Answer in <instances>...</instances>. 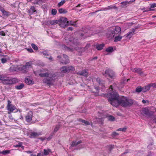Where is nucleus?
<instances>
[{"instance_id": "9", "label": "nucleus", "mask_w": 156, "mask_h": 156, "mask_svg": "<svg viewBox=\"0 0 156 156\" xmlns=\"http://www.w3.org/2000/svg\"><path fill=\"white\" fill-rule=\"evenodd\" d=\"M33 117V112L32 111H30L25 116V120L28 122H30L32 120Z\"/></svg>"}, {"instance_id": "31", "label": "nucleus", "mask_w": 156, "mask_h": 156, "mask_svg": "<svg viewBox=\"0 0 156 156\" xmlns=\"http://www.w3.org/2000/svg\"><path fill=\"white\" fill-rule=\"evenodd\" d=\"M35 8L34 6H31L28 10V12L30 14H32L35 12Z\"/></svg>"}, {"instance_id": "34", "label": "nucleus", "mask_w": 156, "mask_h": 156, "mask_svg": "<svg viewBox=\"0 0 156 156\" xmlns=\"http://www.w3.org/2000/svg\"><path fill=\"white\" fill-rule=\"evenodd\" d=\"M51 150L50 149H44V155H47L49 154V152H51Z\"/></svg>"}, {"instance_id": "10", "label": "nucleus", "mask_w": 156, "mask_h": 156, "mask_svg": "<svg viewBox=\"0 0 156 156\" xmlns=\"http://www.w3.org/2000/svg\"><path fill=\"white\" fill-rule=\"evenodd\" d=\"M141 113L143 115L148 116H150L152 115L153 114L152 112H150L149 110L147 108H143L141 110Z\"/></svg>"}, {"instance_id": "42", "label": "nucleus", "mask_w": 156, "mask_h": 156, "mask_svg": "<svg viewBox=\"0 0 156 156\" xmlns=\"http://www.w3.org/2000/svg\"><path fill=\"white\" fill-rule=\"evenodd\" d=\"M57 12V10L56 9H52L51 11V14L53 16L55 15L56 14Z\"/></svg>"}, {"instance_id": "54", "label": "nucleus", "mask_w": 156, "mask_h": 156, "mask_svg": "<svg viewBox=\"0 0 156 156\" xmlns=\"http://www.w3.org/2000/svg\"><path fill=\"white\" fill-rule=\"evenodd\" d=\"M7 59L6 58H2L1 59V62L3 63H4L7 62Z\"/></svg>"}, {"instance_id": "39", "label": "nucleus", "mask_w": 156, "mask_h": 156, "mask_svg": "<svg viewBox=\"0 0 156 156\" xmlns=\"http://www.w3.org/2000/svg\"><path fill=\"white\" fill-rule=\"evenodd\" d=\"M65 2V0H62L58 4L57 6L58 7H59L62 5Z\"/></svg>"}, {"instance_id": "41", "label": "nucleus", "mask_w": 156, "mask_h": 156, "mask_svg": "<svg viewBox=\"0 0 156 156\" xmlns=\"http://www.w3.org/2000/svg\"><path fill=\"white\" fill-rule=\"evenodd\" d=\"M31 46L32 47V48L35 50H37L38 49V48L37 47V46L35 44H34L32 43L31 44Z\"/></svg>"}, {"instance_id": "35", "label": "nucleus", "mask_w": 156, "mask_h": 156, "mask_svg": "<svg viewBox=\"0 0 156 156\" xmlns=\"http://www.w3.org/2000/svg\"><path fill=\"white\" fill-rule=\"evenodd\" d=\"M58 20H54L50 21V23L51 25L56 24L58 23Z\"/></svg>"}, {"instance_id": "62", "label": "nucleus", "mask_w": 156, "mask_h": 156, "mask_svg": "<svg viewBox=\"0 0 156 156\" xmlns=\"http://www.w3.org/2000/svg\"><path fill=\"white\" fill-rule=\"evenodd\" d=\"M27 50L28 51H29V52H33V51L31 48L28 49Z\"/></svg>"}, {"instance_id": "60", "label": "nucleus", "mask_w": 156, "mask_h": 156, "mask_svg": "<svg viewBox=\"0 0 156 156\" xmlns=\"http://www.w3.org/2000/svg\"><path fill=\"white\" fill-rule=\"evenodd\" d=\"M40 1V0H36L34 2H33V3H34V4H38V2Z\"/></svg>"}, {"instance_id": "58", "label": "nucleus", "mask_w": 156, "mask_h": 156, "mask_svg": "<svg viewBox=\"0 0 156 156\" xmlns=\"http://www.w3.org/2000/svg\"><path fill=\"white\" fill-rule=\"evenodd\" d=\"M156 6V4L155 3H154L152 4L151 5L150 8H154Z\"/></svg>"}, {"instance_id": "3", "label": "nucleus", "mask_w": 156, "mask_h": 156, "mask_svg": "<svg viewBox=\"0 0 156 156\" xmlns=\"http://www.w3.org/2000/svg\"><path fill=\"white\" fill-rule=\"evenodd\" d=\"M16 79L11 78L9 77L2 75H0V80L5 85H11L16 83Z\"/></svg>"}, {"instance_id": "49", "label": "nucleus", "mask_w": 156, "mask_h": 156, "mask_svg": "<svg viewBox=\"0 0 156 156\" xmlns=\"http://www.w3.org/2000/svg\"><path fill=\"white\" fill-rule=\"evenodd\" d=\"M80 35L81 36H83V37L84 36V37H83L84 38H86L87 37H89V36L88 35H87V34L86 33H84V34H83V33H81V34Z\"/></svg>"}, {"instance_id": "53", "label": "nucleus", "mask_w": 156, "mask_h": 156, "mask_svg": "<svg viewBox=\"0 0 156 156\" xmlns=\"http://www.w3.org/2000/svg\"><path fill=\"white\" fill-rule=\"evenodd\" d=\"M145 10L143 11V12H147L149 11H152L153 9H152L151 8H145Z\"/></svg>"}, {"instance_id": "19", "label": "nucleus", "mask_w": 156, "mask_h": 156, "mask_svg": "<svg viewBox=\"0 0 156 156\" xmlns=\"http://www.w3.org/2000/svg\"><path fill=\"white\" fill-rule=\"evenodd\" d=\"M97 82L100 85H101V86H102V88H104L105 87L104 86V83L105 82L104 81L102 80H101L99 78H98L97 79Z\"/></svg>"}, {"instance_id": "11", "label": "nucleus", "mask_w": 156, "mask_h": 156, "mask_svg": "<svg viewBox=\"0 0 156 156\" xmlns=\"http://www.w3.org/2000/svg\"><path fill=\"white\" fill-rule=\"evenodd\" d=\"M111 28L114 34H115V36L118 34L119 35L121 33V29L120 27H119L116 26Z\"/></svg>"}, {"instance_id": "33", "label": "nucleus", "mask_w": 156, "mask_h": 156, "mask_svg": "<svg viewBox=\"0 0 156 156\" xmlns=\"http://www.w3.org/2000/svg\"><path fill=\"white\" fill-rule=\"evenodd\" d=\"M143 89L142 87L140 86L136 88V91L137 92L140 93L141 91H143Z\"/></svg>"}, {"instance_id": "7", "label": "nucleus", "mask_w": 156, "mask_h": 156, "mask_svg": "<svg viewBox=\"0 0 156 156\" xmlns=\"http://www.w3.org/2000/svg\"><path fill=\"white\" fill-rule=\"evenodd\" d=\"M58 21L59 25L62 27L65 28L69 25V21L66 18L62 17Z\"/></svg>"}, {"instance_id": "36", "label": "nucleus", "mask_w": 156, "mask_h": 156, "mask_svg": "<svg viewBox=\"0 0 156 156\" xmlns=\"http://www.w3.org/2000/svg\"><path fill=\"white\" fill-rule=\"evenodd\" d=\"M113 8L116 9L117 7L115 5H114V6L110 5V6H108L107 8H105L104 10H109V9H113Z\"/></svg>"}, {"instance_id": "40", "label": "nucleus", "mask_w": 156, "mask_h": 156, "mask_svg": "<svg viewBox=\"0 0 156 156\" xmlns=\"http://www.w3.org/2000/svg\"><path fill=\"white\" fill-rule=\"evenodd\" d=\"M107 147L108 148V149L109 151V153H110L111 150L114 148V146L112 145H110L109 146H107Z\"/></svg>"}, {"instance_id": "51", "label": "nucleus", "mask_w": 156, "mask_h": 156, "mask_svg": "<svg viewBox=\"0 0 156 156\" xmlns=\"http://www.w3.org/2000/svg\"><path fill=\"white\" fill-rule=\"evenodd\" d=\"M82 123H84L86 125H90V123L89 122L86 121L84 120H82Z\"/></svg>"}, {"instance_id": "23", "label": "nucleus", "mask_w": 156, "mask_h": 156, "mask_svg": "<svg viewBox=\"0 0 156 156\" xmlns=\"http://www.w3.org/2000/svg\"><path fill=\"white\" fill-rule=\"evenodd\" d=\"M43 54L44 55L46 58H48L49 59L51 60H52V58L51 56H49V55L45 51L42 52Z\"/></svg>"}, {"instance_id": "24", "label": "nucleus", "mask_w": 156, "mask_h": 156, "mask_svg": "<svg viewBox=\"0 0 156 156\" xmlns=\"http://www.w3.org/2000/svg\"><path fill=\"white\" fill-rule=\"evenodd\" d=\"M122 38V37L121 36L118 35H116L114 41L115 42H117L118 41H120Z\"/></svg>"}, {"instance_id": "16", "label": "nucleus", "mask_w": 156, "mask_h": 156, "mask_svg": "<svg viewBox=\"0 0 156 156\" xmlns=\"http://www.w3.org/2000/svg\"><path fill=\"white\" fill-rule=\"evenodd\" d=\"M41 134V133L40 132H31L30 134V137L35 138Z\"/></svg>"}, {"instance_id": "26", "label": "nucleus", "mask_w": 156, "mask_h": 156, "mask_svg": "<svg viewBox=\"0 0 156 156\" xmlns=\"http://www.w3.org/2000/svg\"><path fill=\"white\" fill-rule=\"evenodd\" d=\"M58 12L61 14L66 13L67 12V10L63 8H60L58 10Z\"/></svg>"}, {"instance_id": "57", "label": "nucleus", "mask_w": 156, "mask_h": 156, "mask_svg": "<svg viewBox=\"0 0 156 156\" xmlns=\"http://www.w3.org/2000/svg\"><path fill=\"white\" fill-rule=\"evenodd\" d=\"M142 102L143 104H146L147 102L148 103H149V101H148V100H143L142 101Z\"/></svg>"}, {"instance_id": "18", "label": "nucleus", "mask_w": 156, "mask_h": 156, "mask_svg": "<svg viewBox=\"0 0 156 156\" xmlns=\"http://www.w3.org/2000/svg\"><path fill=\"white\" fill-rule=\"evenodd\" d=\"M136 28H135L132 29L131 31V32H129L128 33V34L126 35V37L129 39L131 38L132 36L134 34V33L135 31L136 30Z\"/></svg>"}, {"instance_id": "20", "label": "nucleus", "mask_w": 156, "mask_h": 156, "mask_svg": "<svg viewBox=\"0 0 156 156\" xmlns=\"http://www.w3.org/2000/svg\"><path fill=\"white\" fill-rule=\"evenodd\" d=\"M53 73H40L39 75L41 77H49L50 75H51Z\"/></svg>"}, {"instance_id": "22", "label": "nucleus", "mask_w": 156, "mask_h": 156, "mask_svg": "<svg viewBox=\"0 0 156 156\" xmlns=\"http://www.w3.org/2000/svg\"><path fill=\"white\" fill-rule=\"evenodd\" d=\"M61 71L63 73H69L66 66H62L60 69Z\"/></svg>"}, {"instance_id": "50", "label": "nucleus", "mask_w": 156, "mask_h": 156, "mask_svg": "<svg viewBox=\"0 0 156 156\" xmlns=\"http://www.w3.org/2000/svg\"><path fill=\"white\" fill-rule=\"evenodd\" d=\"M126 128H122L118 129L117 130V131H125Z\"/></svg>"}, {"instance_id": "14", "label": "nucleus", "mask_w": 156, "mask_h": 156, "mask_svg": "<svg viewBox=\"0 0 156 156\" xmlns=\"http://www.w3.org/2000/svg\"><path fill=\"white\" fill-rule=\"evenodd\" d=\"M106 36L108 37L110 39H112L115 36V34H114L112 28H111L107 31L106 33Z\"/></svg>"}, {"instance_id": "4", "label": "nucleus", "mask_w": 156, "mask_h": 156, "mask_svg": "<svg viewBox=\"0 0 156 156\" xmlns=\"http://www.w3.org/2000/svg\"><path fill=\"white\" fill-rule=\"evenodd\" d=\"M55 77L56 75L55 74H52L50 75L49 77L44 78L43 80V82L49 85H51L55 81Z\"/></svg>"}, {"instance_id": "6", "label": "nucleus", "mask_w": 156, "mask_h": 156, "mask_svg": "<svg viewBox=\"0 0 156 156\" xmlns=\"http://www.w3.org/2000/svg\"><path fill=\"white\" fill-rule=\"evenodd\" d=\"M66 42L70 44V46L72 47L77 45L79 44V42L77 39L76 37H70L69 38V41H67Z\"/></svg>"}, {"instance_id": "43", "label": "nucleus", "mask_w": 156, "mask_h": 156, "mask_svg": "<svg viewBox=\"0 0 156 156\" xmlns=\"http://www.w3.org/2000/svg\"><path fill=\"white\" fill-rule=\"evenodd\" d=\"M67 67L69 72L70 71H73L74 69V67L73 66H69Z\"/></svg>"}, {"instance_id": "1", "label": "nucleus", "mask_w": 156, "mask_h": 156, "mask_svg": "<svg viewBox=\"0 0 156 156\" xmlns=\"http://www.w3.org/2000/svg\"><path fill=\"white\" fill-rule=\"evenodd\" d=\"M108 95L109 97V98L108 99V101L110 104L115 107L119 105L120 98L118 93L115 91H113L109 93Z\"/></svg>"}, {"instance_id": "61", "label": "nucleus", "mask_w": 156, "mask_h": 156, "mask_svg": "<svg viewBox=\"0 0 156 156\" xmlns=\"http://www.w3.org/2000/svg\"><path fill=\"white\" fill-rule=\"evenodd\" d=\"M21 143H19L18 145H16L15 146V147H23V146H22L21 145Z\"/></svg>"}, {"instance_id": "13", "label": "nucleus", "mask_w": 156, "mask_h": 156, "mask_svg": "<svg viewBox=\"0 0 156 156\" xmlns=\"http://www.w3.org/2000/svg\"><path fill=\"white\" fill-rule=\"evenodd\" d=\"M131 70L133 72L137 73L140 75L142 76L144 75L146 76V75L142 71V69L140 68H133Z\"/></svg>"}, {"instance_id": "46", "label": "nucleus", "mask_w": 156, "mask_h": 156, "mask_svg": "<svg viewBox=\"0 0 156 156\" xmlns=\"http://www.w3.org/2000/svg\"><path fill=\"white\" fill-rule=\"evenodd\" d=\"M59 125H56L54 129V132L55 133L59 129Z\"/></svg>"}, {"instance_id": "63", "label": "nucleus", "mask_w": 156, "mask_h": 156, "mask_svg": "<svg viewBox=\"0 0 156 156\" xmlns=\"http://www.w3.org/2000/svg\"><path fill=\"white\" fill-rule=\"evenodd\" d=\"M0 35H1L3 36H5V34L4 33V32L3 31H0Z\"/></svg>"}, {"instance_id": "15", "label": "nucleus", "mask_w": 156, "mask_h": 156, "mask_svg": "<svg viewBox=\"0 0 156 156\" xmlns=\"http://www.w3.org/2000/svg\"><path fill=\"white\" fill-rule=\"evenodd\" d=\"M78 75L80 76H83L85 77H87L88 76V73L87 72V69H84L81 72H79L76 73Z\"/></svg>"}, {"instance_id": "21", "label": "nucleus", "mask_w": 156, "mask_h": 156, "mask_svg": "<svg viewBox=\"0 0 156 156\" xmlns=\"http://www.w3.org/2000/svg\"><path fill=\"white\" fill-rule=\"evenodd\" d=\"M19 70H24V73H26L27 71L26 69H27L25 65H21L19 66H18Z\"/></svg>"}, {"instance_id": "64", "label": "nucleus", "mask_w": 156, "mask_h": 156, "mask_svg": "<svg viewBox=\"0 0 156 156\" xmlns=\"http://www.w3.org/2000/svg\"><path fill=\"white\" fill-rule=\"evenodd\" d=\"M37 156H44V154H43L40 153L37 154Z\"/></svg>"}, {"instance_id": "48", "label": "nucleus", "mask_w": 156, "mask_h": 156, "mask_svg": "<svg viewBox=\"0 0 156 156\" xmlns=\"http://www.w3.org/2000/svg\"><path fill=\"white\" fill-rule=\"evenodd\" d=\"M116 86V84L115 83H114L113 85H110V87H109V90H110V91H111V90H113V87H115V86Z\"/></svg>"}, {"instance_id": "45", "label": "nucleus", "mask_w": 156, "mask_h": 156, "mask_svg": "<svg viewBox=\"0 0 156 156\" xmlns=\"http://www.w3.org/2000/svg\"><path fill=\"white\" fill-rule=\"evenodd\" d=\"M10 152L9 150L3 151L2 152V154H9Z\"/></svg>"}, {"instance_id": "17", "label": "nucleus", "mask_w": 156, "mask_h": 156, "mask_svg": "<svg viewBox=\"0 0 156 156\" xmlns=\"http://www.w3.org/2000/svg\"><path fill=\"white\" fill-rule=\"evenodd\" d=\"M9 70V71L12 72L17 71L19 70L18 66L12 65L10 67Z\"/></svg>"}, {"instance_id": "5", "label": "nucleus", "mask_w": 156, "mask_h": 156, "mask_svg": "<svg viewBox=\"0 0 156 156\" xmlns=\"http://www.w3.org/2000/svg\"><path fill=\"white\" fill-rule=\"evenodd\" d=\"M11 102L9 100L8 101V105L7 108L8 111V113L10 114L11 112H16L18 111V109L16 107L11 104Z\"/></svg>"}, {"instance_id": "59", "label": "nucleus", "mask_w": 156, "mask_h": 156, "mask_svg": "<svg viewBox=\"0 0 156 156\" xmlns=\"http://www.w3.org/2000/svg\"><path fill=\"white\" fill-rule=\"evenodd\" d=\"M112 135L113 136H116L118 135L119 134L118 133H117L115 132H114L112 133Z\"/></svg>"}, {"instance_id": "56", "label": "nucleus", "mask_w": 156, "mask_h": 156, "mask_svg": "<svg viewBox=\"0 0 156 156\" xmlns=\"http://www.w3.org/2000/svg\"><path fill=\"white\" fill-rule=\"evenodd\" d=\"M86 51L85 50V48H84V47H81L80 51V52H81V53L84 52L85 51Z\"/></svg>"}, {"instance_id": "47", "label": "nucleus", "mask_w": 156, "mask_h": 156, "mask_svg": "<svg viewBox=\"0 0 156 156\" xmlns=\"http://www.w3.org/2000/svg\"><path fill=\"white\" fill-rule=\"evenodd\" d=\"M121 4L123 5V6H124L125 5H126L128 4H130V2L127 1H126L124 2H122L121 3Z\"/></svg>"}, {"instance_id": "12", "label": "nucleus", "mask_w": 156, "mask_h": 156, "mask_svg": "<svg viewBox=\"0 0 156 156\" xmlns=\"http://www.w3.org/2000/svg\"><path fill=\"white\" fill-rule=\"evenodd\" d=\"M63 48L66 51H73L74 49H75L77 51H78L80 52V51L81 47H76L74 48L73 47H69L66 46L64 44L62 45Z\"/></svg>"}, {"instance_id": "8", "label": "nucleus", "mask_w": 156, "mask_h": 156, "mask_svg": "<svg viewBox=\"0 0 156 156\" xmlns=\"http://www.w3.org/2000/svg\"><path fill=\"white\" fill-rule=\"evenodd\" d=\"M103 75L105 76H108L110 78H113L115 76V75L113 71L110 69H108L106 70L105 73H103Z\"/></svg>"}, {"instance_id": "32", "label": "nucleus", "mask_w": 156, "mask_h": 156, "mask_svg": "<svg viewBox=\"0 0 156 156\" xmlns=\"http://www.w3.org/2000/svg\"><path fill=\"white\" fill-rule=\"evenodd\" d=\"M24 86L23 83H21L19 85H18L15 86V88L18 90H20L22 89Z\"/></svg>"}, {"instance_id": "27", "label": "nucleus", "mask_w": 156, "mask_h": 156, "mask_svg": "<svg viewBox=\"0 0 156 156\" xmlns=\"http://www.w3.org/2000/svg\"><path fill=\"white\" fill-rule=\"evenodd\" d=\"M25 82L28 85L33 84L32 80L28 78H25Z\"/></svg>"}, {"instance_id": "55", "label": "nucleus", "mask_w": 156, "mask_h": 156, "mask_svg": "<svg viewBox=\"0 0 156 156\" xmlns=\"http://www.w3.org/2000/svg\"><path fill=\"white\" fill-rule=\"evenodd\" d=\"M90 46V44H87L86 45V46L84 48H85V50L86 51L87 50L88 48Z\"/></svg>"}, {"instance_id": "25", "label": "nucleus", "mask_w": 156, "mask_h": 156, "mask_svg": "<svg viewBox=\"0 0 156 156\" xmlns=\"http://www.w3.org/2000/svg\"><path fill=\"white\" fill-rule=\"evenodd\" d=\"M32 64L33 63L32 62H27L25 65L27 69H28L30 68L31 67V66Z\"/></svg>"}, {"instance_id": "52", "label": "nucleus", "mask_w": 156, "mask_h": 156, "mask_svg": "<svg viewBox=\"0 0 156 156\" xmlns=\"http://www.w3.org/2000/svg\"><path fill=\"white\" fill-rule=\"evenodd\" d=\"M149 85L150 87H156V84L155 83H150V84H149Z\"/></svg>"}, {"instance_id": "38", "label": "nucleus", "mask_w": 156, "mask_h": 156, "mask_svg": "<svg viewBox=\"0 0 156 156\" xmlns=\"http://www.w3.org/2000/svg\"><path fill=\"white\" fill-rule=\"evenodd\" d=\"M106 51L108 52H112L113 51V48L112 47H110L106 49Z\"/></svg>"}, {"instance_id": "29", "label": "nucleus", "mask_w": 156, "mask_h": 156, "mask_svg": "<svg viewBox=\"0 0 156 156\" xmlns=\"http://www.w3.org/2000/svg\"><path fill=\"white\" fill-rule=\"evenodd\" d=\"M150 87L149 85L145 86L144 87H142V88L143 89V91L144 92H146L149 90L150 89Z\"/></svg>"}, {"instance_id": "28", "label": "nucleus", "mask_w": 156, "mask_h": 156, "mask_svg": "<svg viewBox=\"0 0 156 156\" xmlns=\"http://www.w3.org/2000/svg\"><path fill=\"white\" fill-rule=\"evenodd\" d=\"M82 143V141L81 140H80L77 142H76V141H74L73 142L72 144L71 145V146L73 147L74 146H76Z\"/></svg>"}, {"instance_id": "30", "label": "nucleus", "mask_w": 156, "mask_h": 156, "mask_svg": "<svg viewBox=\"0 0 156 156\" xmlns=\"http://www.w3.org/2000/svg\"><path fill=\"white\" fill-rule=\"evenodd\" d=\"M104 45L103 44H98L96 45V48L98 50H101L103 49Z\"/></svg>"}, {"instance_id": "37", "label": "nucleus", "mask_w": 156, "mask_h": 156, "mask_svg": "<svg viewBox=\"0 0 156 156\" xmlns=\"http://www.w3.org/2000/svg\"><path fill=\"white\" fill-rule=\"evenodd\" d=\"M1 11L3 13L4 15L8 16L9 15V12L5 11L3 9H0Z\"/></svg>"}, {"instance_id": "2", "label": "nucleus", "mask_w": 156, "mask_h": 156, "mask_svg": "<svg viewBox=\"0 0 156 156\" xmlns=\"http://www.w3.org/2000/svg\"><path fill=\"white\" fill-rule=\"evenodd\" d=\"M133 103V100L127 97L122 96L120 98L119 102V105H120L123 107H130Z\"/></svg>"}, {"instance_id": "44", "label": "nucleus", "mask_w": 156, "mask_h": 156, "mask_svg": "<svg viewBox=\"0 0 156 156\" xmlns=\"http://www.w3.org/2000/svg\"><path fill=\"white\" fill-rule=\"evenodd\" d=\"M115 119V118L112 115H110L108 117V119L110 121H114Z\"/></svg>"}]
</instances>
